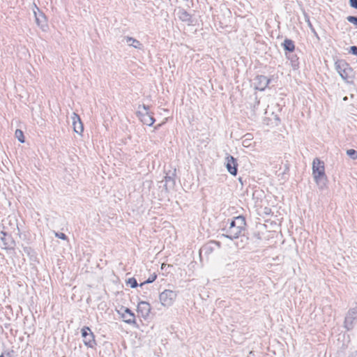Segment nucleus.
<instances>
[{"instance_id": "obj_1", "label": "nucleus", "mask_w": 357, "mask_h": 357, "mask_svg": "<svg viewBox=\"0 0 357 357\" xmlns=\"http://www.w3.org/2000/svg\"><path fill=\"white\" fill-rule=\"evenodd\" d=\"M312 176L320 190L326 188L328 178L325 173L324 162L318 158L312 161Z\"/></svg>"}, {"instance_id": "obj_2", "label": "nucleus", "mask_w": 357, "mask_h": 357, "mask_svg": "<svg viewBox=\"0 0 357 357\" xmlns=\"http://www.w3.org/2000/svg\"><path fill=\"white\" fill-rule=\"evenodd\" d=\"M245 220L243 216H237L231 220L228 227H225L224 230L226 237L230 239L238 238L245 229Z\"/></svg>"}, {"instance_id": "obj_3", "label": "nucleus", "mask_w": 357, "mask_h": 357, "mask_svg": "<svg viewBox=\"0 0 357 357\" xmlns=\"http://www.w3.org/2000/svg\"><path fill=\"white\" fill-rule=\"evenodd\" d=\"M176 296L177 294L175 291L166 289L160 294L159 298L163 306L169 307L172 305Z\"/></svg>"}, {"instance_id": "obj_4", "label": "nucleus", "mask_w": 357, "mask_h": 357, "mask_svg": "<svg viewBox=\"0 0 357 357\" xmlns=\"http://www.w3.org/2000/svg\"><path fill=\"white\" fill-rule=\"evenodd\" d=\"M82 336L83 337L84 344L88 347L93 348L96 344L95 336L88 326H84L82 330Z\"/></svg>"}, {"instance_id": "obj_5", "label": "nucleus", "mask_w": 357, "mask_h": 357, "mask_svg": "<svg viewBox=\"0 0 357 357\" xmlns=\"http://www.w3.org/2000/svg\"><path fill=\"white\" fill-rule=\"evenodd\" d=\"M33 13L37 25L43 31H47L48 29V24L47 23V18L43 13L35 5Z\"/></svg>"}, {"instance_id": "obj_6", "label": "nucleus", "mask_w": 357, "mask_h": 357, "mask_svg": "<svg viewBox=\"0 0 357 357\" xmlns=\"http://www.w3.org/2000/svg\"><path fill=\"white\" fill-rule=\"evenodd\" d=\"M356 320H357V307L348 311L344 319V327L347 330L352 329Z\"/></svg>"}, {"instance_id": "obj_7", "label": "nucleus", "mask_w": 357, "mask_h": 357, "mask_svg": "<svg viewBox=\"0 0 357 357\" xmlns=\"http://www.w3.org/2000/svg\"><path fill=\"white\" fill-rule=\"evenodd\" d=\"M142 107L145 113L139 112V119L144 124L151 126L154 123L155 119L153 115L149 112V107L148 105H144Z\"/></svg>"}, {"instance_id": "obj_8", "label": "nucleus", "mask_w": 357, "mask_h": 357, "mask_svg": "<svg viewBox=\"0 0 357 357\" xmlns=\"http://www.w3.org/2000/svg\"><path fill=\"white\" fill-rule=\"evenodd\" d=\"M270 82V79L264 75H257L254 79L255 88L259 91H264Z\"/></svg>"}, {"instance_id": "obj_9", "label": "nucleus", "mask_w": 357, "mask_h": 357, "mask_svg": "<svg viewBox=\"0 0 357 357\" xmlns=\"http://www.w3.org/2000/svg\"><path fill=\"white\" fill-rule=\"evenodd\" d=\"M71 119L74 131L79 135H82L84 131V127L79 116L73 112Z\"/></svg>"}, {"instance_id": "obj_10", "label": "nucleus", "mask_w": 357, "mask_h": 357, "mask_svg": "<svg viewBox=\"0 0 357 357\" xmlns=\"http://www.w3.org/2000/svg\"><path fill=\"white\" fill-rule=\"evenodd\" d=\"M225 165L227 171L232 175L235 176L237 174V162L236 159L231 156L228 155L225 158Z\"/></svg>"}, {"instance_id": "obj_11", "label": "nucleus", "mask_w": 357, "mask_h": 357, "mask_svg": "<svg viewBox=\"0 0 357 357\" xmlns=\"http://www.w3.org/2000/svg\"><path fill=\"white\" fill-rule=\"evenodd\" d=\"M151 312V305L149 303L146 301H141L138 303L137 305V312L142 317L146 319L149 317Z\"/></svg>"}, {"instance_id": "obj_12", "label": "nucleus", "mask_w": 357, "mask_h": 357, "mask_svg": "<svg viewBox=\"0 0 357 357\" xmlns=\"http://www.w3.org/2000/svg\"><path fill=\"white\" fill-rule=\"evenodd\" d=\"M337 70L340 75L343 79H347L349 77V71L351 70L345 63H339L337 65Z\"/></svg>"}, {"instance_id": "obj_13", "label": "nucleus", "mask_w": 357, "mask_h": 357, "mask_svg": "<svg viewBox=\"0 0 357 357\" xmlns=\"http://www.w3.org/2000/svg\"><path fill=\"white\" fill-rule=\"evenodd\" d=\"M122 318L123 319L124 321L128 324H133L135 322V314L128 308H126L124 310V312L122 314Z\"/></svg>"}, {"instance_id": "obj_14", "label": "nucleus", "mask_w": 357, "mask_h": 357, "mask_svg": "<svg viewBox=\"0 0 357 357\" xmlns=\"http://www.w3.org/2000/svg\"><path fill=\"white\" fill-rule=\"evenodd\" d=\"M177 15L183 22H190L191 17L190 14L183 9H178L177 11Z\"/></svg>"}, {"instance_id": "obj_15", "label": "nucleus", "mask_w": 357, "mask_h": 357, "mask_svg": "<svg viewBox=\"0 0 357 357\" xmlns=\"http://www.w3.org/2000/svg\"><path fill=\"white\" fill-rule=\"evenodd\" d=\"M126 41L129 46L134 47L135 48L140 49L142 44L137 40L131 37H126Z\"/></svg>"}, {"instance_id": "obj_16", "label": "nucleus", "mask_w": 357, "mask_h": 357, "mask_svg": "<svg viewBox=\"0 0 357 357\" xmlns=\"http://www.w3.org/2000/svg\"><path fill=\"white\" fill-rule=\"evenodd\" d=\"M282 46L284 49L290 52H293L295 49V45L294 42L290 39H285L282 43Z\"/></svg>"}, {"instance_id": "obj_17", "label": "nucleus", "mask_w": 357, "mask_h": 357, "mask_svg": "<svg viewBox=\"0 0 357 357\" xmlns=\"http://www.w3.org/2000/svg\"><path fill=\"white\" fill-rule=\"evenodd\" d=\"M165 187L167 190L173 188L175 185V181L174 179L169 176H167L165 178Z\"/></svg>"}, {"instance_id": "obj_18", "label": "nucleus", "mask_w": 357, "mask_h": 357, "mask_svg": "<svg viewBox=\"0 0 357 357\" xmlns=\"http://www.w3.org/2000/svg\"><path fill=\"white\" fill-rule=\"evenodd\" d=\"M288 59L291 61V65L293 67V68L297 69L298 67V58L296 55H291V56H287Z\"/></svg>"}, {"instance_id": "obj_19", "label": "nucleus", "mask_w": 357, "mask_h": 357, "mask_svg": "<svg viewBox=\"0 0 357 357\" xmlns=\"http://www.w3.org/2000/svg\"><path fill=\"white\" fill-rule=\"evenodd\" d=\"M251 134H247L245 135V139L242 142V144L245 147H249L251 145Z\"/></svg>"}, {"instance_id": "obj_20", "label": "nucleus", "mask_w": 357, "mask_h": 357, "mask_svg": "<svg viewBox=\"0 0 357 357\" xmlns=\"http://www.w3.org/2000/svg\"><path fill=\"white\" fill-rule=\"evenodd\" d=\"M15 137L18 139V140L23 143L24 142V137L23 132L21 130H16L15 131Z\"/></svg>"}, {"instance_id": "obj_21", "label": "nucleus", "mask_w": 357, "mask_h": 357, "mask_svg": "<svg viewBox=\"0 0 357 357\" xmlns=\"http://www.w3.org/2000/svg\"><path fill=\"white\" fill-rule=\"evenodd\" d=\"M127 284H129L132 288L137 287L138 284L135 278H130L126 280Z\"/></svg>"}, {"instance_id": "obj_22", "label": "nucleus", "mask_w": 357, "mask_h": 357, "mask_svg": "<svg viewBox=\"0 0 357 357\" xmlns=\"http://www.w3.org/2000/svg\"><path fill=\"white\" fill-rule=\"evenodd\" d=\"M347 154L353 160L357 159V151L354 149H349L347 151Z\"/></svg>"}, {"instance_id": "obj_23", "label": "nucleus", "mask_w": 357, "mask_h": 357, "mask_svg": "<svg viewBox=\"0 0 357 357\" xmlns=\"http://www.w3.org/2000/svg\"><path fill=\"white\" fill-rule=\"evenodd\" d=\"M157 278L156 274L154 273L153 275H151L146 280L144 281L140 284V286H142L145 284H149L153 282Z\"/></svg>"}, {"instance_id": "obj_24", "label": "nucleus", "mask_w": 357, "mask_h": 357, "mask_svg": "<svg viewBox=\"0 0 357 357\" xmlns=\"http://www.w3.org/2000/svg\"><path fill=\"white\" fill-rule=\"evenodd\" d=\"M347 20L350 23L353 24L356 27H357V17L354 16H348Z\"/></svg>"}, {"instance_id": "obj_25", "label": "nucleus", "mask_w": 357, "mask_h": 357, "mask_svg": "<svg viewBox=\"0 0 357 357\" xmlns=\"http://www.w3.org/2000/svg\"><path fill=\"white\" fill-rule=\"evenodd\" d=\"M55 236L61 239H63V240H66L67 239V236L65 234L63 233H58V232H56L55 233Z\"/></svg>"}, {"instance_id": "obj_26", "label": "nucleus", "mask_w": 357, "mask_h": 357, "mask_svg": "<svg viewBox=\"0 0 357 357\" xmlns=\"http://www.w3.org/2000/svg\"><path fill=\"white\" fill-rule=\"evenodd\" d=\"M350 6L357 9V0H349Z\"/></svg>"}, {"instance_id": "obj_27", "label": "nucleus", "mask_w": 357, "mask_h": 357, "mask_svg": "<svg viewBox=\"0 0 357 357\" xmlns=\"http://www.w3.org/2000/svg\"><path fill=\"white\" fill-rule=\"evenodd\" d=\"M350 52H351L353 54L357 55V47L351 46L350 48Z\"/></svg>"}, {"instance_id": "obj_28", "label": "nucleus", "mask_w": 357, "mask_h": 357, "mask_svg": "<svg viewBox=\"0 0 357 357\" xmlns=\"http://www.w3.org/2000/svg\"><path fill=\"white\" fill-rule=\"evenodd\" d=\"M0 357H13L11 354L9 352L3 353Z\"/></svg>"}, {"instance_id": "obj_29", "label": "nucleus", "mask_w": 357, "mask_h": 357, "mask_svg": "<svg viewBox=\"0 0 357 357\" xmlns=\"http://www.w3.org/2000/svg\"><path fill=\"white\" fill-rule=\"evenodd\" d=\"M161 126V124H158L157 126L155 127V129H157L158 128H159L160 126Z\"/></svg>"}, {"instance_id": "obj_30", "label": "nucleus", "mask_w": 357, "mask_h": 357, "mask_svg": "<svg viewBox=\"0 0 357 357\" xmlns=\"http://www.w3.org/2000/svg\"><path fill=\"white\" fill-rule=\"evenodd\" d=\"M268 211H270V209L266 208V213H268Z\"/></svg>"}, {"instance_id": "obj_31", "label": "nucleus", "mask_w": 357, "mask_h": 357, "mask_svg": "<svg viewBox=\"0 0 357 357\" xmlns=\"http://www.w3.org/2000/svg\"><path fill=\"white\" fill-rule=\"evenodd\" d=\"M206 249V247L203 248V249H201V251H203V250Z\"/></svg>"}, {"instance_id": "obj_32", "label": "nucleus", "mask_w": 357, "mask_h": 357, "mask_svg": "<svg viewBox=\"0 0 357 357\" xmlns=\"http://www.w3.org/2000/svg\"><path fill=\"white\" fill-rule=\"evenodd\" d=\"M206 249V247L203 248V249H201V251H203V250Z\"/></svg>"}, {"instance_id": "obj_33", "label": "nucleus", "mask_w": 357, "mask_h": 357, "mask_svg": "<svg viewBox=\"0 0 357 357\" xmlns=\"http://www.w3.org/2000/svg\"><path fill=\"white\" fill-rule=\"evenodd\" d=\"M206 249V247L203 248V249H201V251H203V250Z\"/></svg>"}, {"instance_id": "obj_34", "label": "nucleus", "mask_w": 357, "mask_h": 357, "mask_svg": "<svg viewBox=\"0 0 357 357\" xmlns=\"http://www.w3.org/2000/svg\"><path fill=\"white\" fill-rule=\"evenodd\" d=\"M164 268V264H162L161 268Z\"/></svg>"}]
</instances>
